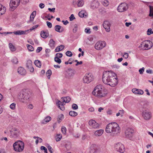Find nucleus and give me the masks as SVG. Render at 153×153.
I'll use <instances>...</instances> for the list:
<instances>
[{
	"instance_id": "nucleus-10",
	"label": "nucleus",
	"mask_w": 153,
	"mask_h": 153,
	"mask_svg": "<svg viewBox=\"0 0 153 153\" xmlns=\"http://www.w3.org/2000/svg\"><path fill=\"white\" fill-rule=\"evenodd\" d=\"M134 132V130L130 128H127L125 131V134L127 137H131L133 135V133Z\"/></svg>"
},
{
	"instance_id": "nucleus-48",
	"label": "nucleus",
	"mask_w": 153,
	"mask_h": 153,
	"mask_svg": "<svg viewBox=\"0 0 153 153\" xmlns=\"http://www.w3.org/2000/svg\"><path fill=\"white\" fill-rule=\"evenodd\" d=\"M147 34L148 35H149L153 33V31H152V29L151 28L148 29L147 30Z\"/></svg>"
},
{
	"instance_id": "nucleus-21",
	"label": "nucleus",
	"mask_w": 153,
	"mask_h": 153,
	"mask_svg": "<svg viewBox=\"0 0 153 153\" xmlns=\"http://www.w3.org/2000/svg\"><path fill=\"white\" fill-rule=\"evenodd\" d=\"M55 30L56 31L59 33H62L64 30L63 27L59 25H56L54 27Z\"/></svg>"
},
{
	"instance_id": "nucleus-52",
	"label": "nucleus",
	"mask_w": 153,
	"mask_h": 153,
	"mask_svg": "<svg viewBox=\"0 0 153 153\" xmlns=\"http://www.w3.org/2000/svg\"><path fill=\"white\" fill-rule=\"evenodd\" d=\"M144 69L145 68L144 67H143L142 68L140 69L139 70L140 74H143L144 71Z\"/></svg>"
},
{
	"instance_id": "nucleus-59",
	"label": "nucleus",
	"mask_w": 153,
	"mask_h": 153,
	"mask_svg": "<svg viewBox=\"0 0 153 153\" xmlns=\"http://www.w3.org/2000/svg\"><path fill=\"white\" fill-rule=\"evenodd\" d=\"M42 49V48L41 47H38L36 50V52L37 53H39Z\"/></svg>"
},
{
	"instance_id": "nucleus-64",
	"label": "nucleus",
	"mask_w": 153,
	"mask_h": 153,
	"mask_svg": "<svg viewBox=\"0 0 153 153\" xmlns=\"http://www.w3.org/2000/svg\"><path fill=\"white\" fill-rule=\"evenodd\" d=\"M33 105L32 104H29L28 105V108L30 109H32L33 108Z\"/></svg>"
},
{
	"instance_id": "nucleus-4",
	"label": "nucleus",
	"mask_w": 153,
	"mask_h": 153,
	"mask_svg": "<svg viewBox=\"0 0 153 153\" xmlns=\"http://www.w3.org/2000/svg\"><path fill=\"white\" fill-rule=\"evenodd\" d=\"M13 146L15 151L17 152H21L24 150V143L22 141L18 140L13 143Z\"/></svg>"
},
{
	"instance_id": "nucleus-47",
	"label": "nucleus",
	"mask_w": 153,
	"mask_h": 153,
	"mask_svg": "<svg viewBox=\"0 0 153 153\" xmlns=\"http://www.w3.org/2000/svg\"><path fill=\"white\" fill-rule=\"evenodd\" d=\"M15 106L16 104L14 103H13L10 105V108L13 110H14L15 108Z\"/></svg>"
},
{
	"instance_id": "nucleus-43",
	"label": "nucleus",
	"mask_w": 153,
	"mask_h": 153,
	"mask_svg": "<svg viewBox=\"0 0 153 153\" xmlns=\"http://www.w3.org/2000/svg\"><path fill=\"white\" fill-rule=\"evenodd\" d=\"M54 61L59 64H60L61 62V60L59 58H57V57H55Z\"/></svg>"
},
{
	"instance_id": "nucleus-15",
	"label": "nucleus",
	"mask_w": 153,
	"mask_h": 153,
	"mask_svg": "<svg viewBox=\"0 0 153 153\" xmlns=\"http://www.w3.org/2000/svg\"><path fill=\"white\" fill-rule=\"evenodd\" d=\"M89 124L93 128H97L99 127V124L94 120H90L89 122Z\"/></svg>"
},
{
	"instance_id": "nucleus-41",
	"label": "nucleus",
	"mask_w": 153,
	"mask_h": 153,
	"mask_svg": "<svg viewBox=\"0 0 153 153\" xmlns=\"http://www.w3.org/2000/svg\"><path fill=\"white\" fill-rule=\"evenodd\" d=\"M9 47L10 48V50L12 51H14L16 50V49L14 48L13 45V44L11 43H10L9 44Z\"/></svg>"
},
{
	"instance_id": "nucleus-28",
	"label": "nucleus",
	"mask_w": 153,
	"mask_h": 153,
	"mask_svg": "<svg viewBox=\"0 0 153 153\" xmlns=\"http://www.w3.org/2000/svg\"><path fill=\"white\" fill-rule=\"evenodd\" d=\"M64 46L63 45H61L57 46L55 49V52H57L62 50L64 48Z\"/></svg>"
},
{
	"instance_id": "nucleus-46",
	"label": "nucleus",
	"mask_w": 153,
	"mask_h": 153,
	"mask_svg": "<svg viewBox=\"0 0 153 153\" xmlns=\"http://www.w3.org/2000/svg\"><path fill=\"white\" fill-rule=\"evenodd\" d=\"M62 54L61 53H58L56 54L55 57L58 58H61L62 56Z\"/></svg>"
},
{
	"instance_id": "nucleus-63",
	"label": "nucleus",
	"mask_w": 153,
	"mask_h": 153,
	"mask_svg": "<svg viewBox=\"0 0 153 153\" xmlns=\"http://www.w3.org/2000/svg\"><path fill=\"white\" fill-rule=\"evenodd\" d=\"M44 6L45 5L43 3H41L39 4V7L41 9L43 8L44 7Z\"/></svg>"
},
{
	"instance_id": "nucleus-40",
	"label": "nucleus",
	"mask_w": 153,
	"mask_h": 153,
	"mask_svg": "<svg viewBox=\"0 0 153 153\" xmlns=\"http://www.w3.org/2000/svg\"><path fill=\"white\" fill-rule=\"evenodd\" d=\"M28 50L30 51H32L34 50V48L31 45L27 44V45Z\"/></svg>"
},
{
	"instance_id": "nucleus-16",
	"label": "nucleus",
	"mask_w": 153,
	"mask_h": 153,
	"mask_svg": "<svg viewBox=\"0 0 153 153\" xmlns=\"http://www.w3.org/2000/svg\"><path fill=\"white\" fill-rule=\"evenodd\" d=\"M99 5V3L97 0H93L91 2L90 7L93 9L98 8Z\"/></svg>"
},
{
	"instance_id": "nucleus-58",
	"label": "nucleus",
	"mask_w": 153,
	"mask_h": 153,
	"mask_svg": "<svg viewBox=\"0 0 153 153\" xmlns=\"http://www.w3.org/2000/svg\"><path fill=\"white\" fill-rule=\"evenodd\" d=\"M36 14V11H34L30 15V16L33 18H34Z\"/></svg>"
},
{
	"instance_id": "nucleus-19",
	"label": "nucleus",
	"mask_w": 153,
	"mask_h": 153,
	"mask_svg": "<svg viewBox=\"0 0 153 153\" xmlns=\"http://www.w3.org/2000/svg\"><path fill=\"white\" fill-rule=\"evenodd\" d=\"M97 146L95 144H93L90 147L89 152L90 153H95L97 152Z\"/></svg>"
},
{
	"instance_id": "nucleus-55",
	"label": "nucleus",
	"mask_w": 153,
	"mask_h": 153,
	"mask_svg": "<svg viewBox=\"0 0 153 153\" xmlns=\"http://www.w3.org/2000/svg\"><path fill=\"white\" fill-rule=\"evenodd\" d=\"M47 25L49 28H51L52 27V24L51 23L47 21L46 22Z\"/></svg>"
},
{
	"instance_id": "nucleus-33",
	"label": "nucleus",
	"mask_w": 153,
	"mask_h": 153,
	"mask_svg": "<svg viewBox=\"0 0 153 153\" xmlns=\"http://www.w3.org/2000/svg\"><path fill=\"white\" fill-rule=\"evenodd\" d=\"M34 63L37 67H38L40 68L41 66V64L40 62L38 60H35Z\"/></svg>"
},
{
	"instance_id": "nucleus-30",
	"label": "nucleus",
	"mask_w": 153,
	"mask_h": 153,
	"mask_svg": "<svg viewBox=\"0 0 153 153\" xmlns=\"http://www.w3.org/2000/svg\"><path fill=\"white\" fill-rule=\"evenodd\" d=\"M62 104H63L62 102L60 101H59L57 102V104L58 105V107L62 110L63 111L64 110V107H63V105H62Z\"/></svg>"
},
{
	"instance_id": "nucleus-18",
	"label": "nucleus",
	"mask_w": 153,
	"mask_h": 153,
	"mask_svg": "<svg viewBox=\"0 0 153 153\" xmlns=\"http://www.w3.org/2000/svg\"><path fill=\"white\" fill-rule=\"evenodd\" d=\"M29 31V30H26L25 31L19 30L16 31H14L13 32V33L16 35H22L27 34L26 32H28V33Z\"/></svg>"
},
{
	"instance_id": "nucleus-29",
	"label": "nucleus",
	"mask_w": 153,
	"mask_h": 153,
	"mask_svg": "<svg viewBox=\"0 0 153 153\" xmlns=\"http://www.w3.org/2000/svg\"><path fill=\"white\" fill-rule=\"evenodd\" d=\"M51 117L50 116H47L42 121V123L45 124L49 122L51 120Z\"/></svg>"
},
{
	"instance_id": "nucleus-13",
	"label": "nucleus",
	"mask_w": 153,
	"mask_h": 153,
	"mask_svg": "<svg viewBox=\"0 0 153 153\" xmlns=\"http://www.w3.org/2000/svg\"><path fill=\"white\" fill-rule=\"evenodd\" d=\"M117 151L123 153L125 150L124 146L121 143H118L115 146Z\"/></svg>"
},
{
	"instance_id": "nucleus-61",
	"label": "nucleus",
	"mask_w": 153,
	"mask_h": 153,
	"mask_svg": "<svg viewBox=\"0 0 153 153\" xmlns=\"http://www.w3.org/2000/svg\"><path fill=\"white\" fill-rule=\"evenodd\" d=\"M48 10L50 12H54L55 8H48Z\"/></svg>"
},
{
	"instance_id": "nucleus-34",
	"label": "nucleus",
	"mask_w": 153,
	"mask_h": 153,
	"mask_svg": "<svg viewBox=\"0 0 153 153\" xmlns=\"http://www.w3.org/2000/svg\"><path fill=\"white\" fill-rule=\"evenodd\" d=\"M55 42L53 39H51L49 41V45L51 48H53L54 47Z\"/></svg>"
},
{
	"instance_id": "nucleus-49",
	"label": "nucleus",
	"mask_w": 153,
	"mask_h": 153,
	"mask_svg": "<svg viewBox=\"0 0 153 153\" xmlns=\"http://www.w3.org/2000/svg\"><path fill=\"white\" fill-rule=\"evenodd\" d=\"M72 108L74 110H76L78 108V106L76 104L74 103L72 105Z\"/></svg>"
},
{
	"instance_id": "nucleus-35",
	"label": "nucleus",
	"mask_w": 153,
	"mask_h": 153,
	"mask_svg": "<svg viewBox=\"0 0 153 153\" xmlns=\"http://www.w3.org/2000/svg\"><path fill=\"white\" fill-rule=\"evenodd\" d=\"M69 114L71 116L75 117L78 114L77 112L74 111H71L69 112Z\"/></svg>"
},
{
	"instance_id": "nucleus-17",
	"label": "nucleus",
	"mask_w": 153,
	"mask_h": 153,
	"mask_svg": "<svg viewBox=\"0 0 153 153\" xmlns=\"http://www.w3.org/2000/svg\"><path fill=\"white\" fill-rule=\"evenodd\" d=\"M103 25L106 31L109 32L110 31L111 24L108 21H105L103 24Z\"/></svg>"
},
{
	"instance_id": "nucleus-12",
	"label": "nucleus",
	"mask_w": 153,
	"mask_h": 153,
	"mask_svg": "<svg viewBox=\"0 0 153 153\" xmlns=\"http://www.w3.org/2000/svg\"><path fill=\"white\" fill-rule=\"evenodd\" d=\"M75 73V71L74 69L69 68L66 71L65 75L67 77L70 78L74 75Z\"/></svg>"
},
{
	"instance_id": "nucleus-14",
	"label": "nucleus",
	"mask_w": 153,
	"mask_h": 153,
	"mask_svg": "<svg viewBox=\"0 0 153 153\" xmlns=\"http://www.w3.org/2000/svg\"><path fill=\"white\" fill-rule=\"evenodd\" d=\"M11 137L13 138H16L18 137L19 135V132L15 128L13 129L12 130L10 131Z\"/></svg>"
},
{
	"instance_id": "nucleus-56",
	"label": "nucleus",
	"mask_w": 153,
	"mask_h": 153,
	"mask_svg": "<svg viewBox=\"0 0 153 153\" xmlns=\"http://www.w3.org/2000/svg\"><path fill=\"white\" fill-rule=\"evenodd\" d=\"M69 19L70 21H72L74 19H75V18L74 16V15L73 14H72L69 17Z\"/></svg>"
},
{
	"instance_id": "nucleus-2",
	"label": "nucleus",
	"mask_w": 153,
	"mask_h": 153,
	"mask_svg": "<svg viewBox=\"0 0 153 153\" xmlns=\"http://www.w3.org/2000/svg\"><path fill=\"white\" fill-rule=\"evenodd\" d=\"M105 131L107 133L114 136L120 132V127L116 122L111 123L107 125Z\"/></svg>"
},
{
	"instance_id": "nucleus-39",
	"label": "nucleus",
	"mask_w": 153,
	"mask_h": 153,
	"mask_svg": "<svg viewBox=\"0 0 153 153\" xmlns=\"http://www.w3.org/2000/svg\"><path fill=\"white\" fill-rule=\"evenodd\" d=\"M52 71L51 70H48L46 74L48 79H50L51 75L52 74Z\"/></svg>"
},
{
	"instance_id": "nucleus-60",
	"label": "nucleus",
	"mask_w": 153,
	"mask_h": 153,
	"mask_svg": "<svg viewBox=\"0 0 153 153\" xmlns=\"http://www.w3.org/2000/svg\"><path fill=\"white\" fill-rule=\"evenodd\" d=\"M85 32L86 33L90 34L91 33V31H90V29H87L86 28L85 29Z\"/></svg>"
},
{
	"instance_id": "nucleus-8",
	"label": "nucleus",
	"mask_w": 153,
	"mask_h": 153,
	"mask_svg": "<svg viewBox=\"0 0 153 153\" xmlns=\"http://www.w3.org/2000/svg\"><path fill=\"white\" fill-rule=\"evenodd\" d=\"M93 76L91 73H89L85 74L83 78L84 82L88 83L93 79Z\"/></svg>"
},
{
	"instance_id": "nucleus-50",
	"label": "nucleus",
	"mask_w": 153,
	"mask_h": 153,
	"mask_svg": "<svg viewBox=\"0 0 153 153\" xmlns=\"http://www.w3.org/2000/svg\"><path fill=\"white\" fill-rule=\"evenodd\" d=\"M41 149L42 150H44V152L45 153H47V150L46 148L44 146H42L41 147Z\"/></svg>"
},
{
	"instance_id": "nucleus-5",
	"label": "nucleus",
	"mask_w": 153,
	"mask_h": 153,
	"mask_svg": "<svg viewBox=\"0 0 153 153\" xmlns=\"http://www.w3.org/2000/svg\"><path fill=\"white\" fill-rule=\"evenodd\" d=\"M92 94L95 95L99 97H103L106 95V94L105 93L102 91V86L101 85H97L92 92Z\"/></svg>"
},
{
	"instance_id": "nucleus-27",
	"label": "nucleus",
	"mask_w": 153,
	"mask_h": 153,
	"mask_svg": "<svg viewBox=\"0 0 153 153\" xmlns=\"http://www.w3.org/2000/svg\"><path fill=\"white\" fill-rule=\"evenodd\" d=\"M103 132V130L100 129L95 131L94 133V135L96 137H98L101 136Z\"/></svg>"
},
{
	"instance_id": "nucleus-38",
	"label": "nucleus",
	"mask_w": 153,
	"mask_h": 153,
	"mask_svg": "<svg viewBox=\"0 0 153 153\" xmlns=\"http://www.w3.org/2000/svg\"><path fill=\"white\" fill-rule=\"evenodd\" d=\"M150 8V13L149 14V16L152 17L153 16V7L151 6H149Z\"/></svg>"
},
{
	"instance_id": "nucleus-32",
	"label": "nucleus",
	"mask_w": 153,
	"mask_h": 153,
	"mask_svg": "<svg viewBox=\"0 0 153 153\" xmlns=\"http://www.w3.org/2000/svg\"><path fill=\"white\" fill-rule=\"evenodd\" d=\"M63 115L62 114H61L58 116L57 121L58 123H60L62 120L63 118Z\"/></svg>"
},
{
	"instance_id": "nucleus-25",
	"label": "nucleus",
	"mask_w": 153,
	"mask_h": 153,
	"mask_svg": "<svg viewBox=\"0 0 153 153\" xmlns=\"http://www.w3.org/2000/svg\"><path fill=\"white\" fill-rule=\"evenodd\" d=\"M62 99L63 104L62 105H64V103H68L71 100V98L69 97H64L62 98Z\"/></svg>"
},
{
	"instance_id": "nucleus-1",
	"label": "nucleus",
	"mask_w": 153,
	"mask_h": 153,
	"mask_svg": "<svg viewBox=\"0 0 153 153\" xmlns=\"http://www.w3.org/2000/svg\"><path fill=\"white\" fill-rule=\"evenodd\" d=\"M116 74L111 71H104L103 74L102 81L103 82L111 87H114L118 83Z\"/></svg>"
},
{
	"instance_id": "nucleus-36",
	"label": "nucleus",
	"mask_w": 153,
	"mask_h": 153,
	"mask_svg": "<svg viewBox=\"0 0 153 153\" xmlns=\"http://www.w3.org/2000/svg\"><path fill=\"white\" fill-rule=\"evenodd\" d=\"M84 1L83 0H79L78 1L77 6L78 7H82L84 4Z\"/></svg>"
},
{
	"instance_id": "nucleus-20",
	"label": "nucleus",
	"mask_w": 153,
	"mask_h": 153,
	"mask_svg": "<svg viewBox=\"0 0 153 153\" xmlns=\"http://www.w3.org/2000/svg\"><path fill=\"white\" fill-rule=\"evenodd\" d=\"M132 91L134 93L138 94H142L144 93L142 90L136 88L132 89Z\"/></svg>"
},
{
	"instance_id": "nucleus-23",
	"label": "nucleus",
	"mask_w": 153,
	"mask_h": 153,
	"mask_svg": "<svg viewBox=\"0 0 153 153\" xmlns=\"http://www.w3.org/2000/svg\"><path fill=\"white\" fill-rule=\"evenodd\" d=\"M146 42L150 43L151 42V41L148 40L145 41L141 43V45L144 46L145 50H147L149 49V45L147 43H145Z\"/></svg>"
},
{
	"instance_id": "nucleus-62",
	"label": "nucleus",
	"mask_w": 153,
	"mask_h": 153,
	"mask_svg": "<svg viewBox=\"0 0 153 153\" xmlns=\"http://www.w3.org/2000/svg\"><path fill=\"white\" fill-rule=\"evenodd\" d=\"M123 56L126 59H127L128 57V55L127 53H125L124 55Z\"/></svg>"
},
{
	"instance_id": "nucleus-44",
	"label": "nucleus",
	"mask_w": 153,
	"mask_h": 153,
	"mask_svg": "<svg viewBox=\"0 0 153 153\" xmlns=\"http://www.w3.org/2000/svg\"><path fill=\"white\" fill-rule=\"evenodd\" d=\"M65 54L67 56L69 57H71L73 55L72 52L69 51H67L66 52Z\"/></svg>"
},
{
	"instance_id": "nucleus-53",
	"label": "nucleus",
	"mask_w": 153,
	"mask_h": 153,
	"mask_svg": "<svg viewBox=\"0 0 153 153\" xmlns=\"http://www.w3.org/2000/svg\"><path fill=\"white\" fill-rule=\"evenodd\" d=\"M39 26L38 25H34L30 29H29V31H32L33 30H34L36 28H37Z\"/></svg>"
},
{
	"instance_id": "nucleus-45",
	"label": "nucleus",
	"mask_w": 153,
	"mask_h": 153,
	"mask_svg": "<svg viewBox=\"0 0 153 153\" xmlns=\"http://www.w3.org/2000/svg\"><path fill=\"white\" fill-rule=\"evenodd\" d=\"M12 61L15 64H17L18 62L17 59L16 57L13 58Z\"/></svg>"
},
{
	"instance_id": "nucleus-24",
	"label": "nucleus",
	"mask_w": 153,
	"mask_h": 153,
	"mask_svg": "<svg viewBox=\"0 0 153 153\" xmlns=\"http://www.w3.org/2000/svg\"><path fill=\"white\" fill-rule=\"evenodd\" d=\"M40 35L42 37L45 39L48 36L49 33L48 31H45L42 30L41 32Z\"/></svg>"
},
{
	"instance_id": "nucleus-7",
	"label": "nucleus",
	"mask_w": 153,
	"mask_h": 153,
	"mask_svg": "<svg viewBox=\"0 0 153 153\" xmlns=\"http://www.w3.org/2000/svg\"><path fill=\"white\" fill-rule=\"evenodd\" d=\"M20 2V0H11L9 5L12 10L15 9L19 5Z\"/></svg>"
},
{
	"instance_id": "nucleus-42",
	"label": "nucleus",
	"mask_w": 153,
	"mask_h": 153,
	"mask_svg": "<svg viewBox=\"0 0 153 153\" xmlns=\"http://www.w3.org/2000/svg\"><path fill=\"white\" fill-rule=\"evenodd\" d=\"M78 15L80 17H83L84 16V12L82 10L80 11Z\"/></svg>"
},
{
	"instance_id": "nucleus-31",
	"label": "nucleus",
	"mask_w": 153,
	"mask_h": 153,
	"mask_svg": "<svg viewBox=\"0 0 153 153\" xmlns=\"http://www.w3.org/2000/svg\"><path fill=\"white\" fill-rule=\"evenodd\" d=\"M32 66V62L31 60H28L26 64L27 68H31V67Z\"/></svg>"
},
{
	"instance_id": "nucleus-37",
	"label": "nucleus",
	"mask_w": 153,
	"mask_h": 153,
	"mask_svg": "<svg viewBox=\"0 0 153 153\" xmlns=\"http://www.w3.org/2000/svg\"><path fill=\"white\" fill-rule=\"evenodd\" d=\"M62 136L61 134H57L55 137V139L56 141H60L62 138Z\"/></svg>"
},
{
	"instance_id": "nucleus-9",
	"label": "nucleus",
	"mask_w": 153,
	"mask_h": 153,
	"mask_svg": "<svg viewBox=\"0 0 153 153\" xmlns=\"http://www.w3.org/2000/svg\"><path fill=\"white\" fill-rule=\"evenodd\" d=\"M106 45V43L104 41H99L96 43L95 45L96 49L97 50L102 49Z\"/></svg>"
},
{
	"instance_id": "nucleus-54",
	"label": "nucleus",
	"mask_w": 153,
	"mask_h": 153,
	"mask_svg": "<svg viewBox=\"0 0 153 153\" xmlns=\"http://www.w3.org/2000/svg\"><path fill=\"white\" fill-rule=\"evenodd\" d=\"M66 129L65 127H63L62 128V131L63 134H65L66 132Z\"/></svg>"
},
{
	"instance_id": "nucleus-51",
	"label": "nucleus",
	"mask_w": 153,
	"mask_h": 153,
	"mask_svg": "<svg viewBox=\"0 0 153 153\" xmlns=\"http://www.w3.org/2000/svg\"><path fill=\"white\" fill-rule=\"evenodd\" d=\"M75 62H76V63L75 65L76 66H77L79 65H81L82 63V61H81L80 62H78L77 60H75Z\"/></svg>"
},
{
	"instance_id": "nucleus-3",
	"label": "nucleus",
	"mask_w": 153,
	"mask_h": 153,
	"mask_svg": "<svg viewBox=\"0 0 153 153\" xmlns=\"http://www.w3.org/2000/svg\"><path fill=\"white\" fill-rule=\"evenodd\" d=\"M32 95L31 91L28 89H24L21 91L18 96V98L22 102L25 100L30 101L32 100Z\"/></svg>"
},
{
	"instance_id": "nucleus-22",
	"label": "nucleus",
	"mask_w": 153,
	"mask_h": 153,
	"mask_svg": "<svg viewBox=\"0 0 153 153\" xmlns=\"http://www.w3.org/2000/svg\"><path fill=\"white\" fill-rule=\"evenodd\" d=\"M18 73L21 75H25L26 74L25 70L23 68L20 67H19L18 69Z\"/></svg>"
},
{
	"instance_id": "nucleus-26",
	"label": "nucleus",
	"mask_w": 153,
	"mask_h": 153,
	"mask_svg": "<svg viewBox=\"0 0 153 153\" xmlns=\"http://www.w3.org/2000/svg\"><path fill=\"white\" fill-rule=\"evenodd\" d=\"M6 7L0 4V15H2L4 14L6 11Z\"/></svg>"
},
{
	"instance_id": "nucleus-57",
	"label": "nucleus",
	"mask_w": 153,
	"mask_h": 153,
	"mask_svg": "<svg viewBox=\"0 0 153 153\" xmlns=\"http://www.w3.org/2000/svg\"><path fill=\"white\" fill-rule=\"evenodd\" d=\"M47 147L50 152L51 153H52V151L53 150V149L49 145H48V146H47Z\"/></svg>"
},
{
	"instance_id": "nucleus-11",
	"label": "nucleus",
	"mask_w": 153,
	"mask_h": 153,
	"mask_svg": "<svg viewBox=\"0 0 153 153\" xmlns=\"http://www.w3.org/2000/svg\"><path fill=\"white\" fill-rule=\"evenodd\" d=\"M142 116L145 120H149L151 117V114L148 110H146L143 112Z\"/></svg>"
},
{
	"instance_id": "nucleus-6",
	"label": "nucleus",
	"mask_w": 153,
	"mask_h": 153,
	"mask_svg": "<svg viewBox=\"0 0 153 153\" xmlns=\"http://www.w3.org/2000/svg\"><path fill=\"white\" fill-rule=\"evenodd\" d=\"M128 8V5L126 3H121L118 7L117 10L119 12H122L127 10Z\"/></svg>"
}]
</instances>
